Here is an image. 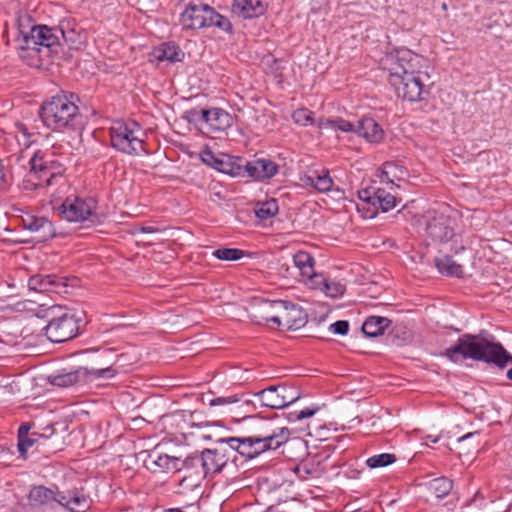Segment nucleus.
I'll return each instance as SVG.
<instances>
[{"mask_svg":"<svg viewBox=\"0 0 512 512\" xmlns=\"http://www.w3.org/2000/svg\"><path fill=\"white\" fill-rule=\"evenodd\" d=\"M422 60L407 48L395 49L380 60V66L388 73V81L397 95L410 102L423 100Z\"/></svg>","mask_w":512,"mask_h":512,"instance_id":"f257e3e1","label":"nucleus"},{"mask_svg":"<svg viewBox=\"0 0 512 512\" xmlns=\"http://www.w3.org/2000/svg\"><path fill=\"white\" fill-rule=\"evenodd\" d=\"M443 356L453 363L472 359L492 363L500 368L512 363V355L500 343L472 334H463L459 337L454 345L445 349Z\"/></svg>","mask_w":512,"mask_h":512,"instance_id":"f03ea898","label":"nucleus"},{"mask_svg":"<svg viewBox=\"0 0 512 512\" xmlns=\"http://www.w3.org/2000/svg\"><path fill=\"white\" fill-rule=\"evenodd\" d=\"M74 93H61L43 102L40 116L45 126L56 131H72L81 136L84 130V117Z\"/></svg>","mask_w":512,"mask_h":512,"instance_id":"7ed1b4c3","label":"nucleus"},{"mask_svg":"<svg viewBox=\"0 0 512 512\" xmlns=\"http://www.w3.org/2000/svg\"><path fill=\"white\" fill-rule=\"evenodd\" d=\"M29 169L19 188L26 193L36 192L63 180L66 167L51 151L36 150L29 157Z\"/></svg>","mask_w":512,"mask_h":512,"instance_id":"20e7f679","label":"nucleus"},{"mask_svg":"<svg viewBox=\"0 0 512 512\" xmlns=\"http://www.w3.org/2000/svg\"><path fill=\"white\" fill-rule=\"evenodd\" d=\"M143 136L141 126L134 120H116L110 127L112 147L128 155L145 151Z\"/></svg>","mask_w":512,"mask_h":512,"instance_id":"39448f33","label":"nucleus"},{"mask_svg":"<svg viewBox=\"0 0 512 512\" xmlns=\"http://www.w3.org/2000/svg\"><path fill=\"white\" fill-rule=\"evenodd\" d=\"M41 313V317L48 320L45 335L51 342H65L77 335L78 322L67 309L54 305L42 310Z\"/></svg>","mask_w":512,"mask_h":512,"instance_id":"423d86ee","label":"nucleus"},{"mask_svg":"<svg viewBox=\"0 0 512 512\" xmlns=\"http://www.w3.org/2000/svg\"><path fill=\"white\" fill-rule=\"evenodd\" d=\"M180 24L183 29L195 30L215 26L223 31H231L228 18L220 15L207 4H189L181 13Z\"/></svg>","mask_w":512,"mask_h":512,"instance_id":"0eeeda50","label":"nucleus"},{"mask_svg":"<svg viewBox=\"0 0 512 512\" xmlns=\"http://www.w3.org/2000/svg\"><path fill=\"white\" fill-rule=\"evenodd\" d=\"M360 203L357 204L358 211L364 212L365 218H373L378 214V209L388 212L395 208L398 199L384 188H367L358 192Z\"/></svg>","mask_w":512,"mask_h":512,"instance_id":"6e6552de","label":"nucleus"},{"mask_svg":"<svg viewBox=\"0 0 512 512\" xmlns=\"http://www.w3.org/2000/svg\"><path fill=\"white\" fill-rule=\"evenodd\" d=\"M117 373V369L112 366L92 370H89L86 367H79L75 371L54 376L51 380V383L58 387H69L77 384L86 385L92 383L100 385L98 382L99 380L111 379L116 376Z\"/></svg>","mask_w":512,"mask_h":512,"instance_id":"1a4fd4ad","label":"nucleus"},{"mask_svg":"<svg viewBox=\"0 0 512 512\" xmlns=\"http://www.w3.org/2000/svg\"><path fill=\"white\" fill-rule=\"evenodd\" d=\"M186 119L196 124H204L208 133L223 132L233 124L232 116L221 108H193L186 112Z\"/></svg>","mask_w":512,"mask_h":512,"instance_id":"9d476101","label":"nucleus"},{"mask_svg":"<svg viewBox=\"0 0 512 512\" xmlns=\"http://www.w3.org/2000/svg\"><path fill=\"white\" fill-rule=\"evenodd\" d=\"M97 208V202L92 197L68 196L57 208L58 214L69 222H84L90 220Z\"/></svg>","mask_w":512,"mask_h":512,"instance_id":"9b49d317","label":"nucleus"},{"mask_svg":"<svg viewBox=\"0 0 512 512\" xmlns=\"http://www.w3.org/2000/svg\"><path fill=\"white\" fill-rule=\"evenodd\" d=\"M262 406L272 409H282L300 398L297 388L286 383L272 385L255 393Z\"/></svg>","mask_w":512,"mask_h":512,"instance_id":"f8f14e48","label":"nucleus"},{"mask_svg":"<svg viewBox=\"0 0 512 512\" xmlns=\"http://www.w3.org/2000/svg\"><path fill=\"white\" fill-rule=\"evenodd\" d=\"M251 435L265 441L283 445L290 438V431L287 427L278 426L273 420L251 417Z\"/></svg>","mask_w":512,"mask_h":512,"instance_id":"ddd939ff","label":"nucleus"},{"mask_svg":"<svg viewBox=\"0 0 512 512\" xmlns=\"http://www.w3.org/2000/svg\"><path fill=\"white\" fill-rule=\"evenodd\" d=\"M74 284L66 277L57 276L54 274L42 275L37 274L31 276L28 280V287L31 290L39 292H52L56 294H67L68 288L73 287Z\"/></svg>","mask_w":512,"mask_h":512,"instance_id":"4468645a","label":"nucleus"},{"mask_svg":"<svg viewBox=\"0 0 512 512\" xmlns=\"http://www.w3.org/2000/svg\"><path fill=\"white\" fill-rule=\"evenodd\" d=\"M283 302L284 300L255 299L248 309L249 317L256 324L273 322L280 326V314L276 311V304Z\"/></svg>","mask_w":512,"mask_h":512,"instance_id":"2eb2a0df","label":"nucleus"},{"mask_svg":"<svg viewBox=\"0 0 512 512\" xmlns=\"http://www.w3.org/2000/svg\"><path fill=\"white\" fill-rule=\"evenodd\" d=\"M229 459L230 449L225 446L203 450L201 453V464L205 475L220 472Z\"/></svg>","mask_w":512,"mask_h":512,"instance_id":"dca6fc26","label":"nucleus"},{"mask_svg":"<svg viewBox=\"0 0 512 512\" xmlns=\"http://www.w3.org/2000/svg\"><path fill=\"white\" fill-rule=\"evenodd\" d=\"M426 231L434 241L446 242L454 236L453 220L444 214L436 215L429 219Z\"/></svg>","mask_w":512,"mask_h":512,"instance_id":"f3484780","label":"nucleus"},{"mask_svg":"<svg viewBox=\"0 0 512 512\" xmlns=\"http://www.w3.org/2000/svg\"><path fill=\"white\" fill-rule=\"evenodd\" d=\"M28 42L37 44L40 47V54L45 51L46 55L49 56L52 49L59 45L58 29L46 25H37L36 28L32 29V39Z\"/></svg>","mask_w":512,"mask_h":512,"instance_id":"a211bd4d","label":"nucleus"},{"mask_svg":"<svg viewBox=\"0 0 512 512\" xmlns=\"http://www.w3.org/2000/svg\"><path fill=\"white\" fill-rule=\"evenodd\" d=\"M276 311L280 314V326L283 324L288 329H298L305 323L302 308L290 301L276 304Z\"/></svg>","mask_w":512,"mask_h":512,"instance_id":"6ab92c4d","label":"nucleus"},{"mask_svg":"<svg viewBox=\"0 0 512 512\" xmlns=\"http://www.w3.org/2000/svg\"><path fill=\"white\" fill-rule=\"evenodd\" d=\"M144 464L153 473L174 472L180 469L181 459L152 451L148 454Z\"/></svg>","mask_w":512,"mask_h":512,"instance_id":"aec40b11","label":"nucleus"},{"mask_svg":"<svg viewBox=\"0 0 512 512\" xmlns=\"http://www.w3.org/2000/svg\"><path fill=\"white\" fill-rule=\"evenodd\" d=\"M356 134L369 143H379L384 138V130L374 118L363 117L356 124Z\"/></svg>","mask_w":512,"mask_h":512,"instance_id":"412c9836","label":"nucleus"},{"mask_svg":"<svg viewBox=\"0 0 512 512\" xmlns=\"http://www.w3.org/2000/svg\"><path fill=\"white\" fill-rule=\"evenodd\" d=\"M30 39H32V32L17 35L13 40V45L21 59L25 60L28 64H33L34 60L40 58V47L33 42H28Z\"/></svg>","mask_w":512,"mask_h":512,"instance_id":"4be33fe9","label":"nucleus"},{"mask_svg":"<svg viewBox=\"0 0 512 512\" xmlns=\"http://www.w3.org/2000/svg\"><path fill=\"white\" fill-rule=\"evenodd\" d=\"M246 171L257 180H265L277 174L278 165L270 159H256L247 163Z\"/></svg>","mask_w":512,"mask_h":512,"instance_id":"5701e85b","label":"nucleus"},{"mask_svg":"<svg viewBox=\"0 0 512 512\" xmlns=\"http://www.w3.org/2000/svg\"><path fill=\"white\" fill-rule=\"evenodd\" d=\"M21 223L24 229L38 234L39 239H47L52 235V224L45 217H37L27 213L21 216Z\"/></svg>","mask_w":512,"mask_h":512,"instance_id":"b1692460","label":"nucleus"},{"mask_svg":"<svg viewBox=\"0 0 512 512\" xmlns=\"http://www.w3.org/2000/svg\"><path fill=\"white\" fill-rule=\"evenodd\" d=\"M232 12L240 18H256L264 14L265 8L261 0H234Z\"/></svg>","mask_w":512,"mask_h":512,"instance_id":"393cba45","label":"nucleus"},{"mask_svg":"<svg viewBox=\"0 0 512 512\" xmlns=\"http://www.w3.org/2000/svg\"><path fill=\"white\" fill-rule=\"evenodd\" d=\"M279 447H281V445L272 443V441H265L261 438L249 435L246 437V444L242 446V456L252 459L263 452L276 450Z\"/></svg>","mask_w":512,"mask_h":512,"instance_id":"a878e982","label":"nucleus"},{"mask_svg":"<svg viewBox=\"0 0 512 512\" xmlns=\"http://www.w3.org/2000/svg\"><path fill=\"white\" fill-rule=\"evenodd\" d=\"M184 53L174 43H163L153 49L151 60L157 62L175 63L182 60Z\"/></svg>","mask_w":512,"mask_h":512,"instance_id":"bb28decb","label":"nucleus"},{"mask_svg":"<svg viewBox=\"0 0 512 512\" xmlns=\"http://www.w3.org/2000/svg\"><path fill=\"white\" fill-rule=\"evenodd\" d=\"M302 181L305 185L311 186L319 192H327L333 185L329 172L326 170H310L304 175Z\"/></svg>","mask_w":512,"mask_h":512,"instance_id":"cd10ccee","label":"nucleus"},{"mask_svg":"<svg viewBox=\"0 0 512 512\" xmlns=\"http://www.w3.org/2000/svg\"><path fill=\"white\" fill-rule=\"evenodd\" d=\"M391 324V321L386 317L370 316L362 325L363 333L368 337H377L385 331Z\"/></svg>","mask_w":512,"mask_h":512,"instance_id":"c85d7f7f","label":"nucleus"},{"mask_svg":"<svg viewBox=\"0 0 512 512\" xmlns=\"http://www.w3.org/2000/svg\"><path fill=\"white\" fill-rule=\"evenodd\" d=\"M32 506H47L56 501L55 492L45 486H35L29 493Z\"/></svg>","mask_w":512,"mask_h":512,"instance_id":"c756f323","label":"nucleus"},{"mask_svg":"<svg viewBox=\"0 0 512 512\" xmlns=\"http://www.w3.org/2000/svg\"><path fill=\"white\" fill-rule=\"evenodd\" d=\"M435 265L441 274L455 277H461L463 275V267L456 263L450 256L437 258Z\"/></svg>","mask_w":512,"mask_h":512,"instance_id":"7c9ffc66","label":"nucleus"},{"mask_svg":"<svg viewBox=\"0 0 512 512\" xmlns=\"http://www.w3.org/2000/svg\"><path fill=\"white\" fill-rule=\"evenodd\" d=\"M293 261L303 276L311 278L314 275V258L308 252L298 251Z\"/></svg>","mask_w":512,"mask_h":512,"instance_id":"2f4dec72","label":"nucleus"},{"mask_svg":"<svg viewBox=\"0 0 512 512\" xmlns=\"http://www.w3.org/2000/svg\"><path fill=\"white\" fill-rule=\"evenodd\" d=\"M318 126L320 128L331 127L334 129H338L342 132L356 133V125L340 117L320 119L318 122Z\"/></svg>","mask_w":512,"mask_h":512,"instance_id":"473e14b6","label":"nucleus"},{"mask_svg":"<svg viewBox=\"0 0 512 512\" xmlns=\"http://www.w3.org/2000/svg\"><path fill=\"white\" fill-rule=\"evenodd\" d=\"M279 207L275 199H270L258 203L255 208V214L260 220H268L278 213Z\"/></svg>","mask_w":512,"mask_h":512,"instance_id":"72a5a7b5","label":"nucleus"},{"mask_svg":"<svg viewBox=\"0 0 512 512\" xmlns=\"http://www.w3.org/2000/svg\"><path fill=\"white\" fill-rule=\"evenodd\" d=\"M57 29L58 36L60 37L61 35L66 43L70 44L71 46H76L79 44V31L77 30V26L74 23H62L61 27Z\"/></svg>","mask_w":512,"mask_h":512,"instance_id":"f704fd0d","label":"nucleus"},{"mask_svg":"<svg viewBox=\"0 0 512 512\" xmlns=\"http://www.w3.org/2000/svg\"><path fill=\"white\" fill-rule=\"evenodd\" d=\"M452 481L446 477L433 479L430 483V490L436 498H443L449 494L452 489Z\"/></svg>","mask_w":512,"mask_h":512,"instance_id":"c9c22d12","label":"nucleus"},{"mask_svg":"<svg viewBox=\"0 0 512 512\" xmlns=\"http://www.w3.org/2000/svg\"><path fill=\"white\" fill-rule=\"evenodd\" d=\"M396 461V456L392 453H382L373 455L366 460V464L369 468H379L390 465Z\"/></svg>","mask_w":512,"mask_h":512,"instance_id":"e433bc0d","label":"nucleus"},{"mask_svg":"<svg viewBox=\"0 0 512 512\" xmlns=\"http://www.w3.org/2000/svg\"><path fill=\"white\" fill-rule=\"evenodd\" d=\"M66 507L71 512H86L89 509L90 504L86 497L75 494L67 500Z\"/></svg>","mask_w":512,"mask_h":512,"instance_id":"4c0bfd02","label":"nucleus"},{"mask_svg":"<svg viewBox=\"0 0 512 512\" xmlns=\"http://www.w3.org/2000/svg\"><path fill=\"white\" fill-rule=\"evenodd\" d=\"M213 256L220 260L235 261L244 256V251L237 248H220L213 252Z\"/></svg>","mask_w":512,"mask_h":512,"instance_id":"58836bf2","label":"nucleus"},{"mask_svg":"<svg viewBox=\"0 0 512 512\" xmlns=\"http://www.w3.org/2000/svg\"><path fill=\"white\" fill-rule=\"evenodd\" d=\"M217 442L220 444L219 446H225L230 449V455L234 451L242 455V446L246 444V437L220 438Z\"/></svg>","mask_w":512,"mask_h":512,"instance_id":"ea45409f","label":"nucleus"},{"mask_svg":"<svg viewBox=\"0 0 512 512\" xmlns=\"http://www.w3.org/2000/svg\"><path fill=\"white\" fill-rule=\"evenodd\" d=\"M292 118L296 124L307 126L314 124L313 112L307 108H299L293 112Z\"/></svg>","mask_w":512,"mask_h":512,"instance_id":"a19ab883","label":"nucleus"},{"mask_svg":"<svg viewBox=\"0 0 512 512\" xmlns=\"http://www.w3.org/2000/svg\"><path fill=\"white\" fill-rule=\"evenodd\" d=\"M17 35L29 34L36 28L33 19L28 14H19L17 17Z\"/></svg>","mask_w":512,"mask_h":512,"instance_id":"79ce46f5","label":"nucleus"},{"mask_svg":"<svg viewBox=\"0 0 512 512\" xmlns=\"http://www.w3.org/2000/svg\"><path fill=\"white\" fill-rule=\"evenodd\" d=\"M324 292L331 298H337L342 296L345 292V285L339 281L325 280L324 281Z\"/></svg>","mask_w":512,"mask_h":512,"instance_id":"37998d69","label":"nucleus"},{"mask_svg":"<svg viewBox=\"0 0 512 512\" xmlns=\"http://www.w3.org/2000/svg\"><path fill=\"white\" fill-rule=\"evenodd\" d=\"M399 170L403 174L401 168L393 163H385L381 175V181L387 184H394L392 177H396V171Z\"/></svg>","mask_w":512,"mask_h":512,"instance_id":"c03bdc74","label":"nucleus"},{"mask_svg":"<svg viewBox=\"0 0 512 512\" xmlns=\"http://www.w3.org/2000/svg\"><path fill=\"white\" fill-rule=\"evenodd\" d=\"M240 401H241V398L236 394L229 395V396H221V397H216V398L210 399L209 406H211V407L226 406V405L238 403Z\"/></svg>","mask_w":512,"mask_h":512,"instance_id":"a18cd8bd","label":"nucleus"},{"mask_svg":"<svg viewBox=\"0 0 512 512\" xmlns=\"http://www.w3.org/2000/svg\"><path fill=\"white\" fill-rule=\"evenodd\" d=\"M37 439L33 436H25L18 439V450L23 458L26 457V453L30 447L36 443Z\"/></svg>","mask_w":512,"mask_h":512,"instance_id":"49530a36","label":"nucleus"},{"mask_svg":"<svg viewBox=\"0 0 512 512\" xmlns=\"http://www.w3.org/2000/svg\"><path fill=\"white\" fill-rule=\"evenodd\" d=\"M317 409L305 408L300 411L290 412L288 415L289 421H300L305 418L312 417L316 413Z\"/></svg>","mask_w":512,"mask_h":512,"instance_id":"de8ad7c7","label":"nucleus"},{"mask_svg":"<svg viewBox=\"0 0 512 512\" xmlns=\"http://www.w3.org/2000/svg\"><path fill=\"white\" fill-rule=\"evenodd\" d=\"M330 330L339 335H346L349 331V323L345 320H338L330 325Z\"/></svg>","mask_w":512,"mask_h":512,"instance_id":"09e8293b","label":"nucleus"},{"mask_svg":"<svg viewBox=\"0 0 512 512\" xmlns=\"http://www.w3.org/2000/svg\"><path fill=\"white\" fill-rule=\"evenodd\" d=\"M30 428H31V426L29 423L21 424V426L19 427V430H18V439L28 436Z\"/></svg>","mask_w":512,"mask_h":512,"instance_id":"8fccbe9b","label":"nucleus"},{"mask_svg":"<svg viewBox=\"0 0 512 512\" xmlns=\"http://www.w3.org/2000/svg\"><path fill=\"white\" fill-rule=\"evenodd\" d=\"M8 184L7 175L3 168H0V190H3Z\"/></svg>","mask_w":512,"mask_h":512,"instance_id":"3c124183","label":"nucleus"},{"mask_svg":"<svg viewBox=\"0 0 512 512\" xmlns=\"http://www.w3.org/2000/svg\"><path fill=\"white\" fill-rule=\"evenodd\" d=\"M138 230L142 233H156L159 231L158 228L153 226H141Z\"/></svg>","mask_w":512,"mask_h":512,"instance_id":"603ef678","label":"nucleus"},{"mask_svg":"<svg viewBox=\"0 0 512 512\" xmlns=\"http://www.w3.org/2000/svg\"><path fill=\"white\" fill-rule=\"evenodd\" d=\"M214 159V154L212 151L210 150H207V151H204L203 154H202V160L206 163H209L210 160Z\"/></svg>","mask_w":512,"mask_h":512,"instance_id":"864d4df0","label":"nucleus"},{"mask_svg":"<svg viewBox=\"0 0 512 512\" xmlns=\"http://www.w3.org/2000/svg\"><path fill=\"white\" fill-rule=\"evenodd\" d=\"M26 153V151H21L20 153L12 155L11 159H15L17 163H20L22 160L26 158Z\"/></svg>","mask_w":512,"mask_h":512,"instance_id":"5fc2aeb1","label":"nucleus"},{"mask_svg":"<svg viewBox=\"0 0 512 512\" xmlns=\"http://www.w3.org/2000/svg\"><path fill=\"white\" fill-rule=\"evenodd\" d=\"M426 439H427V441H430V442H432V443H436V442H438L439 437H438V436L434 437V436H432V435H428V436L426 437Z\"/></svg>","mask_w":512,"mask_h":512,"instance_id":"6e6d98bb","label":"nucleus"},{"mask_svg":"<svg viewBox=\"0 0 512 512\" xmlns=\"http://www.w3.org/2000/svg\"><path fill=\"white\" fill-rule=\"evenodd\" d=\"M472 436H474V433H467L466 435H464V436L460 437V438L458 439V441H459V442H461V441L466 440V439H468V438H470V437H472Z\"/></svg>","mask_w":512,"mask_h":512,"instance_id":"4d7b16f0","label":"nucleus"},{"mask_svg":"<svg viewBox=\"0 0 512 512\" xmlns=\"http://www.w3.org/2000/svg\"><path fill=\"white\" fill-rule=\"evenodd\" d=\"M163 512H184L181 508H169L165 509Z\"/></svg>","mask_w":512,"mask_h":512,"instance_id":"13d9d810","label":"nucleus"},{"mask_svg":"<svg viewBox=\"0 0 512 512\" xmlns=\"http://www.w3.org/2000/svg\"><path fill=\"white\" fill-rule=\"evenodd\" d=\"M18 128L23 133L24 136H26L28 134L27 129L23 124L19 125Z\"/></svg>","mask_w":512,"mask_h":512,"instance_id":"bf43d9fd","label":"nucleus"},{"mask_svg":"<svg viewBox=\"0 0 512 512\" xmlns=\"http://www.w3.org/2000/svg\"><path fill=\"white\" fill-rule=\"evenodd\" d=\"M507 378L512 380V368L507 371Z\"/></svg>","mask_w":512,"mask_h":512,"instance_id":"052dcab7","label":"nucleus"},{"mask_svg":"<svg viewBox=\"0 0 512 512\" xmlns=\"http://www.w3.org/2000/svg\"><path fill=\"white\" fill-rule=\"evenodd\" d=\"M202 438L205 439V440H210L211 439V437L209 435H205V434L202 435Z\"/></svg>","mask_w":512,"mask_h":512,"instance_id":"680f3d73","label":"nucleus"},{"mask_svg":"<svg viewBox=\"0 0 512 512\" xmlns=\"http://www.w3.org/2000/svg\"><path fill=\"white\" fill-rule=\"evenodd\" d=\"M442 8H443L444 10H446V9H447V5H446V3H443Z\"/></svg>","mask_w":512,"mask_h":512,"instance_id":"e2e57ef3","label":"nucleus"},{"mask_svg":"<svg viewBox=\"0 0 512 512\" xmlns=\"http://www.w3.org/2000/svg\"><path fill=\"white\" fill-rule=\"evenodd\" d=\"M0 168H3L2 160L0 159Z\"/></svg>","mask_w":512,"mask_h":512,"instance_id":"0e129e2a","label":"nucleus"}]
</instances>
